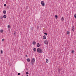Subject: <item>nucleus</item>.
I'll use <instances>...</instances> for the list:
<instances>
[{"label": "nucleus", "mask_w": 76, "mask_h": 76, "mask_svg": "<svg viewBox=\"0 0 76 76\" xmlns=\"http://www.w3.org/2000/svg\"><path fill=\"white\" fill-rule=\"evenodd\" d=\"M37 52L39 53H43V52L42 51V50L39 48L37 49Z\"/></svg>", "instance_id": "1"}, {"label": "nucleus", "mask_w": 76, "mask_h": 76, "mask_svg": "<svg viewBox=\"0 0 76 76\" xmlns=\"http://www.w3.org/2000/svg\"><path fill=\"white\" fill-rule=\"evenodd\" d=\"M26 76H28V75H26Z\"/></svg>", "instance_id": "29"}, {"label": "nucleus", "mask_w": 76, "mask_h": 76, "mask_svg": "<svg viewBox=\"0 0 76 76\" xmlns=\"http://www.w3.org/2000/svg\"><path fill=\"white\" fill-rule=\"evenodd\" d=\"M35 58H33L31 60V64L32 65H33L35 63Z\"/></svg>", "instance_id": "2"}, {"label": "nucleus", "mask_w": 76, "mask_h": 76, "mask_svg": "<svg viewBox=\"0 0 76 76\" xmlns=\"http://www.w3.org/2000/svg\"><path fill=\"white\" fill-rule=\"evenodd\" d=\"M39 46H40V45H39V44L37 43V47H39Z\"/></svg>", "instance_id": "8"}, {"label": "nucleus", "mask_w": 76, "mask_h": 76, "mask_svg": "<svg viewBox=\"0 0 76 76\" xmlns=\"http://www.w3.org/2000/svg\"><path fill=\"white\" fill-rule=\"evenodd\" d=\"M72 31H74V30H75V28L74 27V26H72Z\"/></svg>", "instance_id": "9"}, {"label": "nucleus", "mask_w": 76, "mask_h": 76, "mask_svg": "<svg viewBox=\"0 0 76 76\" xmlns=\"http://www.w3.org/2000/svg\"><path fill=\"white\" fill-rule=\"evenodd\" d=\"M18 75H20V73H18Z\"/></svg>", "instance_id": "27"}, {"label": "nucleus", "mask_w": 76, "mask_h": 76, "mask_svg": "<svg viewBox=\"0 0 76 76\" xmlns=\"http://www.w3.org/2000/svg\"><path fill=\"white\" fill-rule=\"evenodd\" d=\"M36 50H37V49L36 48H34L33 49V51H34V52H35V51H36Z\"/></svg>", "instance_id": "10"}, {"label": "nucleus", "mask_w": 76, "mask_h": 76, "mask_svg": "<svg viewBox=\"0 0 76 76\" xmlns=\"http://www.w3.org/2000/svg\"><path fill=\"white\" fill-rule=\"evenodd\" d=\"M58 18V15H56L55 16V19H57Z\"/></svg>", "instance_id": "6"}, {"label": "nucleus", "mask_w": 76, "mask_h": 76, "mask_svg": "<svg viewBox=\"0 0 76 76\" xmlns=\"http://www.w3.org/2000/svg\"><path fill=\"white\" fill-rule=\"evenodd\" d=\"M33 45H35V44H36V42L35 41H34L33 42Z\"/></svg>", "instance_id": "7"}, {"label": "nucleus", "mask_w": 76, "mask_h": 76, "mask_svg": "<svg viewBox=\"0 0 76 76\" xmlns=\"http://www.w3.org/2000/svg\"><path fill=\"white\" fill-rule=\"evenodd\" d=\"M14 35H16V31H14Z\"/></svg>", "instance_id": "12"}, {"label": "nucleus", "mask_w": 76, "mask_h": 76, "mask_svg": "<svg viewBox=\"0 0 76 76\" xmlns=\"http://www.w3.org/2000/svg\"><path fill=\"white\" fill-rule=\"evenodd\" d=\"M61 20L62 21H63V20H64V18H63V17H62V18L61 19Z\"/></svg>", "instance_id": "16"}, {"label": "nucleus", "mask_w": 76, "mask_h": 76, "mask_svg": "<svg viewBox=\"0 0 76 76\" xmlns=\"http://www.w3.org/2000/svg\"><path fill=\"white\" fill-rule=\"evenodd\" d=\"M3 17L4 18H6V17H7L6 15H4Z\"/></svg>", "instance_id": "15"}, {"label": "nucleus", "mask_w": 76, "mask_h": 76, "mask_svg": "<svg viewBox=\"0 0 76 76\" xmlns=\"http://www.w3.org/2000/svg\"><path fill=\"white\" fill-rule=\"evenodd\" d=\"M4 6H6V4H4Z\"/></svg>", "instance_id": "25"}, {"label": "nucleus", "mask_w": 76, "mask_h": 76, "mask_svg": "<svg viewBox=\"0 0 76 76\" xmlns=\"http://www.w3.org/2000/svg\"><path fill=\"white\" fill-rule=\"evenodd\" d=\"M26 75H28V74H29V73H28V72H26Z\"/></svg>", "instance_id": "24"}, {"label": "nucleus", "mask_w": 76, "mask_h": 76, "mask_svg": "<svg viewBox=\"0 0 76 76\" xmlns=\"http://www.w3.org/2000/svg\"><path fill=\"white\" fill-rule=\"evenodd\" d=\"M3 13H4V14H6V11L4 10L3 11Z\"/></svg>", "instance_id": "13"}, {"label": "nucleus", "mask_w": 76, "mask_h": 76, "mask_svg": "<svg viewBox=\"0 0 76 76\" xmlns=\"http://www.w3.org/2000/svg\"><path fill=\"white\" fill-rule=\"evenodd\" d=\"M41 3L42 6H45V2L43 1H42L41 2Z\"/></svg>", "instance_id": "4"}, {"label": "nucleus", "mask_w": 76, "mask_h": 76, "mask_svg": "<svg viewBox=\"0 0 76 76\" xmlns=\"http://www.w3.org/2000/svg\"><path fill=\"white\" fill-rule=\"evenodd\" d=\"M0 18L1 19H3V17L1 16L0 17Z\"/></svg>", "instance_id": "21"}, {"label": "nucleus", "mask_w": 76, "mask_h": 76, "mask_svg": "<svg viewBox=\"0 0 76 76\" xmlns=\"http://www.w3.org/2000/svg\"><path fill=\"white\" fill-rule=\"evenodd\" d=\"M67 34L68 35H69V34H70V32L69 31H67Z\"/></svg>", "instance_id": "14"}, {"label": "nucleus", "mask_w": 76, "mask_h": 76, "mask_svg": "<svg viewBox=\"0 0 76 76\" xmlns=\"http://www.w3.org/2000/svg\"><path fill=\"white\" fill-rule=\"evenodd\" d=\"M4 39H2V41H4Z\"/></svg>", "instance_id": "26"}, {"label": "nucleus", "mask_w": 76, "mask_h": 76, "mask_svg": "<svg viewBox=\"0 0 76 76\" xmlns=\"http://www.w3.org/2000/svg\"><path fill=\"white\" fill-rule=\"evenodd\" d=\"M48 61H48V59H47L46 60V63H48Z\"/></svg>", "instance_id": "17"}, {"label": "nucleus", "mask_w": 76, "mask_h": 76, "mask_svg": "<svg viewBox=\"0 0 76 76\" xmlns=\"http://www.w3.org/2000/svg\"><path fill=\"white\" fill-rule=\"evenodd\" d=\"M26 57H28V56H27V55H26Z\"/></svg>", "instance_id": "28"}, {"label": "nucleus", "mask_w": 76, "mask_h": 76, "mask_svg": "<svg viewBox=\"0 0 76 76\" xmlns=\"http://www.w3.org/2000/svg\"><path fill=\"white\" fill-rule=\"evenodd\" d=\"M30 61H31V60H30V59H29V58H28V59H27V61L28 62H29Z\"/></svg>", "instance_id": "11"}, {"label": "nucleus", "mask_w": 76, "mask_h": 76, "mask_svg": "<svg viewBox=\"0 0 76 76\" xmlns=\"http://www.w3.org/2000/svg\"><path fill=\"white\" fill-rule=\"evenodd\" d=\"M0 32H1V33H3V30H1L0 31Z\"/></svg>", "instance_id": "18"}, {"label": "nucleus", "mask_w": 76, "mask_h": 76, "mask_svg": "<svg viewBox=\"0 0 76 76\" xmlns=\"http://www.w3.org/2000/svg\"><path fill=\"white\" fill-rule=\"evenodd\" d=\"M1 54H3V51L1 50Z\"/></svg>", "instance_id": "22"}, {"label": "nucleus", "mask_w": 76, "mask_h": 76, "mask_svg": "<svg viewBox=\"0 0 76 76\" xmlns=\"http://www.w3.org/2000/svg\"><path fill=\"white\" fill-rule=\"evenodd\" d=\"M44 44L46 45H48V41L47 40H45L44 42Z\"/></svg>", "instance_id": "3"}, {"label": "nucleus", "mask_w": 76, "mask_h": 76, "mask_svg": "<svg viewBox=\"0 0 76 76\" xmlns=\"http://www.w3.org/2000/svg\"><path fill=\"white\" fill-rule=\"evenodd\" d=\"M72 53V54H73V53H74V50H72V53Z\"/></svg>", "instance_id": "20"}, {"label": "nucleus", "mask_w": 76, "mask_h": 76, "mask_svg": "<svg viewBox=\"0 0 76 76\" xmlns=\"http://www.w3.org/2000/svg\"><path fill=\"white\" fill-rule=\"evenodd\" d=\"M44 34L46 35H47V33H44Z\"/></svg>", "instance_id": "23"}, {"label": "nucleus", "mask_w": 76, "mask_h": 76, "mask_svg": "<svg viewBox=\"0 0 76 76\" xmlns=\"http://www.w3.org/2000/svg\"><path fill=\"white\" fill-rule=\"evenodd\" d=\"M7 27H8V28H10V25H8Z\"/></svg>", "instance_id": "19"}, {"label": "nucleus", "mask_w": 76, "mask_h": 76, "mask_svg": "<svg viewBox=\"0 0 76 76\" xmlns=\"http://www.w3.org/2000/svg\"><path fill=\"white\" fill-rule=\"evenodd\" d=\"M43 38L44 39H45L46 38H47V36H43Z\"/></svg>", "instance_id": "5"}]
</instances>
